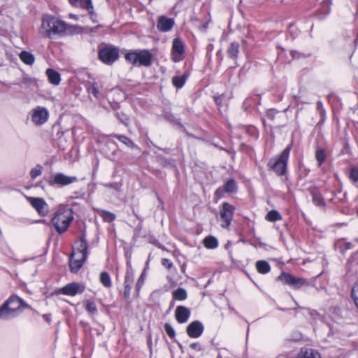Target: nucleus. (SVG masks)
Here are the masks:
<instances>
[{
    "label": "nucleus",
    "mask_w": 358,
    "mask_h": 358,
    "mask_svg": "<svg viewBox=\"0 0 358 358\" xmlns=\"http://www.w3.org/2000/svg\"><path fill=\"white\" fill-rule=\"evenodd\" d=\"M76 26L70 25L52 15H45L42 19L39 33L43 36L51 38L54 36H64L76 32Z\"/></svg>",
    "instance_id": "f257e3e1"
},
{
    "label": "nucleus",
    "mask_w": 358,
    "mask_h": 358,
    "mask_svg": "<svg viewBox=\"0 0 358 358\" xmlns=\"http://www.w3.org/2000/svg\"><path fill=\"white\" fill-rule=\"evenodd\" d=\"M73 220V213L71 208L61 206L55 213L51 222L56 231L61 234L69 229Z\"/></svg>",
    "instance_id": "f03ea898"
},
{
    "label": "nucleus",
    "mask_w": 358,
    "mask_h": 358,
    "mask_svg": "<svg viewBox=\"0 0 358 358\" xmlns=\"http://www.w3.org/2000/svg\"><path fill=\"white\" fill-rule=\"evenodd\" d=\"M124 58L133 65L148 67L152 63L153 55L149 50L145 49L135 50L127 52Z\"/></svg>",
    "instance_id": "7ed1b4c3"
},
{
    "label": "nucleus",
    "mask_w": 358,
    "mask_h": 358,
    "mask_svg": "<svg viewBox=\"0 0 358 358\" xmlns=\"http://www.w3.org/2000/svg\"><path fill=\"white\" fill-rule=\"evenodd\" d=\"M292 150V145H287L282 153L276 158H272L269 160L268 166L278 176H283L287 171V161L289 153Z\"/></svg>",
    "instance_id": "20e7f679"
},
{
    "label": "nucleus",
    "mask_w": 358,
    "mask_h": 358,
    "mask_svg": "<svg viewBox=\"0 0 358 358\" xmlns=\"http://www.w3.org/2000/svg\"><path fill=\"white\" fill-rule=\"evenodd\" d=\"M119 57V50L115 47L106 45L100 47L99 58L105 64H112Z\"/></svg>",
    "instance_id": "39448f33"
},
{
    "label": "nucleus",
    "mask_w": 358,
    "mask_h": 358,
    "mask_svg": "<svg viewBox=\"0 0 358 358\" xmlns=\"http://www.w3.org/2000/svg\"><path fill=\"white\" fill-rule=\"evenodd\" d=\"M78 180L76 176H69L62 173H57L48 179L50 186L63 187L72 184Z\"/></svg>",
    "instance_id": "423d86ee"
},
{
    "label": "nucleus",
    "mask_w": 358,
    "mask_h": 358,
    "mask_svg": "<svg viewBox=\"0 0 358 358\" xmlns=\"http://www.w3.org/2000/svg\"><path fill=\"white\" fill-rule=\"evenodd\" d=\"M88 244L85 236L83 234L81 236L76 248L73 250L71 255L76 259L85 262L88 257Z\"/></svg>",
    "instance_id": "0eeeda50"
},
{
    "label": "nucleus",
    "mask_w": 358,
    "mask_h": 358,
    "mask_svg": "<svg viewBox=\"0 0 358 358\" xmlns=\"http://www.w3.org/2000/svg\"><path fill=\"white\" fill-rule=\"evenodd\" d=\"M234 207L229 203H223L220 210L221 227L227 228L231 224L233 217Z\"/></svg>",
    "instance_id": "6e6552de"
},
{
    "label": "nucleus",
    "mask_w": 358,
    "mask_h": 358,
    "mask_svg": "<svg viewBox=\"0 0 358 358\" xmlns=\"http://www.w3.org/2000/svg\"><path fill=\"white\" fill-rule=\"evenodd\" d=\"M31 121L37 126L45 123L49 117V112L42 106H37L31 110Z\"/></svg>",
    "instance_id": "1a4fd4ad"
},
{
    "label": "nucleus",
    "mask_w": 358,
    "mask_h": 358,
    "mask_svg": "<svg viewBox=\"0 0 358 358\" xmlns=\"http://www.w3.org/2000/svg\"><path fill=\"white\" fill-rule=\"evenodd\" d=\"M29 203L41 216H46L49 213V207L46 201L39 197H27Z\"/></svg>",
    "instance_id": "9d476101"
},
{
    "label": "nucleus",
    "mask_w": 358,
    "mask_h": 358,
    "mask_svg": "<svg viewBox=\"0 0 358 358\" xmlns=\"http://www.w3.org/2000/svg\"><path fill=\"white\" fill-rule=\"evenodd\" d=\"M278 279L285 284L289 285L296 289L301 287L306 283V280L303 278H295L291 274L285 272L281 273V275L278 277Z\"/></svg>",
    "instance_id": "9b49d317"
},
{
    "label": "nucleus",
    "mask_w": 358,
    "mask_h": 358,
    "mask_svg": "<svg viewBox=\"0 0 358 358\" xmlns=\"http://www.w3.org/2000/svg\"><path fill=\"white\" fill-rule=\"evenodd\" d=\"M6 302L15 308L18 315L21 314L24 308H29V306L23 299L16 295L10 296Z\"/></svg>",
    "instance_id": "f8f14e48"
},
{
    "label": "nucleus",
    "mask_w": 358,
    "mask_h": 358,
    "mask_svg": "<svg viewBox=\"0 0 358 358\" xmlns=\"http://www.w3.org/2000/svg\"><path fill=\"white\" fill-rule=\"evenodd\" d=\"M184 52V45L182 41L179 38H175L173 41L172 46V59L173 62H177L182 59V54Z\"/></svg>",
    "instance_id": "ddd939ff"
},
{
    "label": "nucleus",
    "mask_w": 358,
    "mask_h": 358,
    "mask_svg": "<svg viewBox=\"0 0 358 358\" xmlns=\"http://www.w3.org/2000/svg\"><path fill=\"white\" fill-rule=\"evenodd\" d=\"M203 324L198 321L191 322L187 327V334L191 338H199L203 331Z\"/></svg>",
    "instance_id": "4468645a"
},
{
    "label": "nucleus",
    "mask_w": 358,
    "mask_h": 358,
    "mask_svg": "<svg viewBox=\"0 0 358 358\" xmlns=\"http://www.w3.org/2000/svg\"><path fill=\"white\" fill-rule=\"evenodd\" d=\"M19 315L15 308H13L6 301L0 306V318L8 320L17 317Z\"/></svg>",
    "instance_id": "2eb2a0df"
},
{
    "label": "nucleus",
    "mask_w": 358,
    "mask_h": 358,
    "mask_svg": "<svg viewBox=\"0 0 358 358\" xmlns=\"http://www.w3.org/2000/svg\"><path fill=\"white\" fill-rule=\"evenodd\" d=\"M84 290L85 286L80 285L76 282H72L64 286L62 292L66 295L75 296L78 293H82Z\"/></svg>",
    "instance_id": "dca6fc26"
},
{
    "label": "nucleus",
    "mask_w": 358,
    "mask_h": 358,
    "mask_svg": "<svg viewBox=\"0 0 358 358\" xmlns=\"http://www.w3.org/2000/svg\"><path fill=\"white\" fill-rule=\"evenodd\" d=\"M190 316V310L182 306H178L176 309L175 317L180 324L186 322Z\"/></svg>",
    "instance_id": "f3484780"
},
{
    "label": "nucleus",
    "mask_w": 358,
    "mask_h": 358,
    "mask_svg": "<svg viewBox=\"0 0 358 358\" xmlns=\"http://www.w3.org/2000/svg\"><path fill=\"white\" fill-rule=\"evenodd\" d=\"M71 5L86 9L90 14L94 13V8L91 0H69Z\"/></svg>",
    "instance_id": "a211bd4d"
},
{
    "label": "nucleus",
    "mask_w": 358,
    "mask_h": 358,
    "mask_svg": "<svg viewBox=\"0 0 358 358\" xmlns=\"http://www.w3.org/2000/svg\"><path fill=\"white\" fill-rule=\"evenodd\" d=\"M310 193L312 196V201L313 203L320 208H324L326 206V203L324 201V197L322 196L320 192L316 188L310 189Z\"/></svg>",
    "instance_id": "6ab92c4d"
},
{
    "label": "nucleus",
    "mask_w": 358,
    "mask_h": 358,
    "mask_svg": "<svg viewBox=\"0 0 358 358\" xmlns=\"http://www.w3.org/2000/svg\"><path fill=\"white\" fill-rule=\"evenodd\" d=\"M174 24L172 19L160 17L158 20L157 28L162 31H168L171 29Z\"/></svg>",
    "instance_id": "aec40b11"
},
{
    "label": "nucleus",
    "mask_w": 358,
    "mask_h": 358,
    "mask_svg": "<svg viewBox=\"0 0 358 358\" xmlns=\"http://www.w3.org/2000/svg\"><path fill=\"white\" fill-rule=\"evenodd\" d=\"M45 73L48 77V81L51 84L54 85H58L60 83L61 76L59 72L52 69H48L46 70Z\"/></svg>",
    "instance_id": "412c9836"
},
{
    "label": "nucleus",
    "mask_w": 358,
    "mask_h": 358,
    "mask_svg": "<svg viewBox=\"0 0 358 358\" xmlns=\"http://www.w3.org/2000/svg\"><path fill=\"white\" fill-rule=\"evenodd\" d=\"M296 358H321L320 355L310 348L301 349Z\"/></svg>",
    "instance_id": "4be33fe9"
},
{
    "label": "nucleus",
    "mask_w": 358,
    "mask_h": 358,
    "mask_svg": "<svg viewBox=\"0 0 358 358\" xmlns=\"http://www.w3.org/2000/svg\"><path fill=\"white\" fill-rule=\"evenodd\" d=\"M95 211L106 222H111L115 219V215L110 211L99 208Z\"/></svg>",
    "instance_id": "5701e85b"
},
{
    "label": "nucleus",
    "mask_w": 358,
    "mask_h": 358,
    "mask_svg": "<svg viewBox=\"0 0 358 358\" xmlns=\"http://www.w3.org/2000/svg\"><path fill=\"white\" fill-rule=\"evenodd\" d=\"M87 92L94 96L96 99H99L100 92L99 85L96 82L88 83L86 85Z\"/></svg>",
    "instance_id": "b1692460"
},
{
    "label": "nucleus",
    "mask_w": 358,
    "mask_h": 358,
    "mask_svg": "<svg viewBox=\"0 0 358 358\" xmlns=\"http://www.w3.org/2000/svg\"><path fill=\"white\" fill-rule=\"evenodd\" d=\"M19 57L20 60L27 65H32L35 62V57L33 54L27 51H22Z\"/></svg>",
    "instance_id": "393cba45"
},
{
    "label": "nucleus",
    "mask_w": 358,
    "mask_h": 358,
    "mask_svg": "<svg viewBox=\"0 0 358 358\" xmlns=\"http://www.w3.org/2000/svg\"><path fill=\"white\" fill-rule=\"evenodd\" d=\"M85 262V261L76 259V258L71 255L69 259V266L71 271L73 273H77L83 266Z\"/></svg>",
    "instance_id": "a878e982"
},
{
    "label": "nucleus",
    "mask_w": 358,
    "mask_h": 358,
    "mask_svg": "<svg viewBox=\"0 0 358 358\" xmlns=\"http://www.w3.org/2000/svg\"><path fill=\"white\" fill-rule=\"evenodd\" d=\"M127 267L124 276V285L132 286L134 278V272L129 262L127 263Z\"/></svg>",
    "instance_id": "bb28decb"
},
{
    "label": "nucleus",
    "mask_w": 358,
    "mask_h": 358,
    "mask_svg": "<svg viewBox=\"0 0 358 358\" xmlns=\"http://www.w3.org/2000/svg\"><path fill=\"white\" fill-rule=\"evenodd\" d=\"M256 268L259 273L266 274L270 271L271 266L267 262L260 260L256 262Z\"/></svg>",
    "instance_id": "cd10ccee"
},
{
    "label": "nucleus",
    "mask_w": 358,
    "mask_h": 358,
    "mask_svg": "<svg viewBox=\"0 0 358 358\" xmlns=\"http://www.w3.org/2000/svg\"><path fill=\"white\" fill-rule=\"evenodd\" d=\"M203 245L208 249H215L218 245V241L215 237L208 236L203 239Z\"/></svg>",
    "instance_id": "c85d7f7f"
},
{
    "label": "nucleus",
    "mask_w": 358,
    "mask_h": 358,
    "mask_svg": "<svg viewBox=\"0 0 358 358\" xmlns=\"http://www.w3.org/2000/svg\"><path fill=\"white\" fill-rule=\"evenodd\" d=\"M100 282L106 287L110 288L112 285L111 278L108 273L101 272L99 277Z\"/></svg>",
    "instance_id": "c756f323"
},
{
    "label": "nucleus",
    "mask_w": 358,
    "mask_h": 358,
    "mask_svg": "<svg viewBox=\"0 0 358 358\" xmlns=\"http://www.w3.org/2000/svg\"><path fill=\"white\" fill-rule=\"evenodd\" d=\"M187 76L183 74L180 76H174L172 78L173 85L177 88H181L185 85Z\"/></svg>",
    "instance_id": "7c9ffc66"
},
{
    "label": "nucleus",
    "mask_w": 358,
    "mask_h": 358,
    "mask_svg": "<svg viewBox=\"0 0 358 358\" xmlns=\"http://www.w3.org/2000/svg\"><path fill=\"white\" fill-rule=\"evenodd\" d=\"M239 51V45L236 42L231 43L229 48L227 50L228 55L233 59H236L238 56Z\"/></svg>",
    "instance_id": "2f4dec72"
},
{
    "label": "nucleus",
    "mask_w": 358,
    "mask_h": 358,
    "mask_svg": "<svg viewBox=\"0 0 358 358\" xmlns=\"http://www.w3.org/2000/svg\"><path fill=\"white\" fill-rule=\"evenodd\" d=\"M187 292L183 288H178L173 292V298L175 300L183 301L187 299Z\"/></svg>",
    "instance_id": "473e14b6"
},
{
    "label": "nucleus",
    "mask_w": 358,
    "mask_h": 358,
    "mask_svg": "<svg viewBox=\"0 0 358 358\" xmlns=\"http://www.w3.org/2000/svg\"><path fill=\"white\" fill-rule=\"evenodd\" d=\"M114 136L129 148L136 147L134 143L130 138L124 135H115Z\"/></svg>",
    "instance_id": "72a5a7b5"
},
{
    "label": "nucleus",
    "mask_w": 358,
    "mask_h": 358,
    "mask_svg": "<svg viewBox=\"0 0 358 358\" xmlns=\"http://www.w3.org/2000/svg\"><path fill=\"white\" fill-rule=\"evenodd\" d=\"M266 219L270 222H275L280 220L282 216L277 210H271L267 213Z\"/></svg>",
    "instance_id": "f704fd0d"
},
{
    "label": "nucleus",
    "mask_w": 358,
    "mask_h": 358,
    "mask_svg": "<svg viewBox=\"0 0 358 358\" xmlns=\"http://www.w3.org/2000/svg\"><path fill=\"white\" fill-rule=\"evenodd\" d=\"M85 309L87 312L92 315L96 314L97 313V308L96 303L90 300H87L85 301Z\"/></svg>",
    "instance_id": "c9c22d12"
},
{
    "label": "nucleus",
    "mask_w": 358,
    "mask_h": 358,
    "mask_svg": "<svg viewBox=\"0 0 358 358\" xmlns=\"http://www.w3.org/2000/svg\"><path fill=\"white\" fill-rule=\"evenodd\" d=\"M350 178L353 185L358 188V168L353 167L351 169Z\"/></svg>",
    "instance_id": "e433bc0d"
},
{
    "label": "nucleus",
    "mask_w": 358,
    "mask_h": 358,
    "mask_svg": "<svg viewBox=\"0 0 358 358\" xmlns=\"http://www.w3.org/2000/svg\"><path fill=\"white\" fill-rule=\"evenodd\" d=\"M43 167L41 165H36L33 169H31L30 171V176L32 179L36 178L38 176H41L42 173Z\"/></svg>",
    "instance_id": "4c0bfd02"
},
{
    "label": "nucleus",
    "mask_w": 358,
    "mask_h": 358,
    "mask_svg": "<svg viewBox=\"0 0 358 358\" xmlns=\"http://www.w3.org/2000/svg\"><path fill=\"white\" fill-rule=\"evenodd\" d=\"M315 157L318 162V164L320 166L326 159V155L323 150H317L315 153Z\"/></svg>",
    "instance_id": "58836bf2"
},
{
    "label": "nucleus",
    "mask_w": 358,
    "mask_h": 358,
    "mask_svg": "<svg viewBox=\"0 0 358 358\" xmlns=\"http://www.w3.org/2000/svg\"><path fill=\"white\" fill-rule=\"evenodd\" d=\"M235 188H236V183H235L234 180H228L224 186V190L228 193L233 192L234 191Z\"/></svg>",
    "instance_id": "ea45409f"
},
{
    "label": "nucleus",
    "mask_w": 358,
    "mask_h": 358,
    "mask_svg": "<svg viewBox=\"0 0 358 358\" xmlns=\"http://www.w3.org/2000/svg\"><path fill=\"white\" fill-rule=\"evenodd\" d=\"M351 295L356 307L358 308V282L353 286Z\"/></svg>",
    "instance_id": "a19ab883"
},
{
    "label": "nucleus",
    "mask_w": 358,
    "mask_h": 358,
    "mask_svg": "<svg viewBox=\"0 0 358 358\" xmlns=\"http://www.w3.org/2000/svg\"><path fill=\"white\" fill-rule=\"evenodd\" d=\"M164 330L166 331V333L167 334V335L173 338L175 337L176 336V332H175V330L173 328V327L169 324V323H165L164 324Z\"/></svg>",
    "instance_id": "79ce46f5"
},
{
    "label": "nucleus",
    "mask_w": 358,
    "mask_h": 358,
    "mask_svg": "<svg viewBox=\"0 0 358 358\" xmlns=\"http://www.w3.org/2000/svg\"><path fill=\"white\" fill-rule=\"evenodd\" d=\"M337 244L339 245L341 250H346L352 248V243L350 242H344L343 241H338Z\"/></svg>",
    "instance_id": "37998d69"
},
{
    "label": "nucleus",
    "mask_w": 358,
    "mask_h": 358,
    "mask_svg": "<svg viewBox=\"0 0 358 358\" xmlns=\"http://www.w3.org/2000/svg\"><path fill=\"white\" fill-rule=\"evenodd\" d=\"M22 83L27 86H30L31 85L36 84V80L29 77H24L22 80Z\"/></svg>",
    "instance_id": "c03bdc74"
},
{
    "label": "nucleus",
    "mask_w": 358,
    "mask_h": 358,
    "mask_svg": "<svg viewBox=\"0 0 358 358\" xmlns=\"http://www.w3.org/2000/svg\"><path fill=\"white\" fill-rule=\"evenodd\" d=\"M124 297L126 299H129L130 297L131 286H129V285H124Z\"/></svg>",
    "instance_id": "a18cd8bd"
},
{
    "label": "nucleus",
    "mask_w": 358,
    "mask_h": 358,
    "mask_svg": "<svg viewBox=\"0 0 358 358\" xmlns=\"http://www.w3.org/2000/svg\"><path fill=\"white\" fill-rule=\"evenodd\" d=\"M162 264L164 267H166L167 268H171L173 266V263L171 262V261L170 259H166V258H164L162 260Z\"/></svg>",
    "instance_id": "49530a36"
},
{
    "label": "nucleus",
    "mask_w": 358,
    "mask_h": 358,
    "mask_svg": "<svg viewBox=\"0 0 358 358\" xmlns=\"http://www.w3.org/2000/svg\"><path fill=\"white\" fill-rule=\"evenodd\" d=\"M143 282H144L143 274H141V275L140 276V278H138V280L136 282L137 290H139L141 288V287L143 284Z\"/></svg>",
    "instance_id": "de8ad7c7"
},
{
    "label": "nucleus",
    "mask_w": 358,
    "mask_h": 358,
    "mask_svg": "<svg viewBox=\"0 0 358 358\" xmlns=\"http://www.w3.org/2000/svg\"><path fill=\"white\" fill-rule=\"evenodd\" d=\"M189 347L193 350H201L200 345L198 343H192L189 345Z\"/></svg>",
    "instance_id": "09e8293b"
},
{
    "label": "nucleus",
    "mask_w": 358,
    "mask_h": 358,
    "mask_svg": "<svg viewBox=\"0 0 358 358\" xmlns=\"http://www.w3.org/2000/svg\"><path fill=\"white\" fill-rule=\"evenodd\" d=\"M43 319L47 321L48 322H50L51 320V315L45 314L43 315Z\"/></svg>",
    "instance_id": "8fccbe9b"
},
{
    "label": "nucleus",
    "mask_w": 358,
    "mask_h": 358,
    "mask_svg": "<svg viewBox=\"0 0 358 358\" xmlns=\"http://www.w3.org/2000/svg\"><path fill=\"white\" fill-rule=\"evenodd\" d=\"M69 17L71 19L76 20H77L78 19L77 15L72 14V13L69 14Z\"/></svg>",
    "instance_id": "3c124183"
},
{
    "label": "nucleus",
    "mask_w": 358,
    "mask_h": 358,
    "mask_svg": "<svg viewBox=\"0 0 358 358\" xmlns=\"http://www.w3.org/2000/svg\"><path fill=\"white\" fill-rule=\"evenodd\" d=\"M38 222L43 223V222H45V220H42L38 221Z\"/></svg>",
    "instance_id": "603ef678"
},
{
    "label": "nucleus",
    "mask_w": 358,
    "mask_h": 358,
    "mask_svg": "<svg viewBox=\"0 0 358 358\" xmlns=\"http://www.w3.org/2000/svg\"><path fill=\"white\" fill-rule=\"evenodd\" d=\"M357 242L358 243V239L357 240Z\"/></svg>",
    "instance_id": "864d4df0"
},
{
    "label": "nucleus",
    "mask_w": 358,
    "mask_h": 358,
    "mask_svg": "<svg viewBox=\"0 0 358 358\" xmlns=\"http://www.w3.org/2000/svg\"><path fill=\"white\" fill-rule=\"evenodd\" d=\"M357 124H358V122H357Z\"/></svg>",
    "instance_id": "5fc2aeb1"
}]
</instances>
